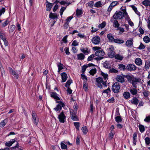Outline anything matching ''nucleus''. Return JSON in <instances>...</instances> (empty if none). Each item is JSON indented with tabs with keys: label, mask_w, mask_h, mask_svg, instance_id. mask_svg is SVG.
Listing matches in <instances>:
<instances>
[{
	"label": "nucleus",
	"mask_w": 150,
	"mask_h": 150,
	"mask_svg": "<svg viewBox=\"0 0 150 150\" xmlns=\"http://www.w3.org/2000/svg\"><path fill=\"white\" fill-rule=\"evenodd\" d=\"M57 103H59L56 107L54 108V109L57 112L60 111L62 109V107L65 106L64 103L60 101H57Z\"/></svg>",
	"instance_id": "obj_6"
},
{
	"label": "nucleus",
	"mask_w": 150,
	"mask_h": 150,
	"mask_svg": "<svg viewBox=\"0 0 150 150\" xmlns=\"http://www.w3.org/2000/svg\"><path fill=\"white\" fill-rule=\"evenodd\" d=\"M58 118L60 122L63 123L64 122L66 117L63 112H61L60 114L58 115Z\"/></svg>",
	"instance_id": "obj_8"
},
{
	"label": "nucleus",
	"mask_w": 150,
	"mask_h": 150,
	"mask_svg": "<svg viewBox=\"0 0 150 150\" xmlns=\"http://www.w3.org/2000/svg\"><path fill=\"white\" fill-rule=\"evenodd\" d=\"M122 11L124 12V13L121 11H116L113 15V18L115 20H120L122 19L125 16H127L128 18V14L126 12V9H124L122 10Z\"/></svg>",
	"instance_id": "obj_1"
},
{
	"label": "nucleus",
	"mask_w": 150,
	"mask_h": 150,
	"mask_svg": "<svg viewBox=\"0 0 150 150\" xmlns=\"http://www.w3.org/2000/svg\"><path fill=\"white\" fill-rule=\"evenodd\" d=\"M137 134L135 133H134L133 135V143L134 145H135L136 144V140L137 139Z\"/></svg>",
	"instance_id": "obj_42"
},
{
	"label": "nucleus",
	"mask_w": 150,
	"mask_h": 150,
	"mask_svg": "<svg viewBox=\"0 0 150 150\" xmlns=\"http://www.w3.org/2000/svg\"><path fill=\"white\" fill-rule=\"evenodd\" d=\"M97 70L96 69H92L89 72L90 74L92 76H93L96 73Z\"/></svg>",
	"instance_id": "obj_38"
},
{
	"label": "nucleus",
	"mask_w": 150,
	"mask_h": 150,
	"mask_svg": "<svg viewBox=\"0 0 150 150\" xmlns=\"http://www.w3.org/2000/svg\"><path fill=\"white\" fill-rule=\"evenodd\" d=\"M57 65L58 67V72L59 73L60 70L63 69V64L59 62L57 64Z\"/></svg>",
	"instance_id": "obj_37"
},
{
	"label": "nucleus",
	"mask_w": 150,
	"mask_h": 150,
	"mask_svg": "<svg viewBox=\"0 0 150 150\" xmlns=\"http://www.w3.org/2000/svg\"><path fill=\"white\" fill-rule=\"evenodd\" d=\"M77 59L79 60H82L84 59L85 56L83 54L80 53L77 55Z\"/></svg>",
	"instance_id": "obj_22"
},
{
	"label": "nucleus",
	"mask_w": 150,
	"mask_h": 150,
	"mask_svg": "<svg viewBox=\"0 0 150 150\" xmlns=\"http://www.w3.org/2000/svg\"><path fill=\"white\" fill-rule=\"evenodd\" d=\"M74 124L76 129L79 130V123L78 122H74Z\"/></svg>",
	"instance_id": "obj_61"
},
{
	"label": "nucleus",
	"mask_w": 150,
	"mask_h": 150,
	"mask_svg": "<svg viewBox=\"0 0 150 150\" xmlns=\"http://www.w3.org/2000/svg\"><path fill=\"white\" fill-rule=\"evenodd\" d=\"M94 2L93 1H90L87 3L88 5L91 8H92L93 6Z\"/></svg>",
	"instance_id": "obj_56"
},
{
	"label": "nucleus",
	"mask_w": 150,
	"mask_h": 150,
	"mask_svg": "<svg viewBox=\"0 0 150 150\" xmlns=\"http://www.w3.org/2000/svg\"><path fill=\"white\" fill-rule=\"evenodd\" d=\"M139 81V79L136 78H134L132 80V84L134 88H137L136 84L137 82Z\"/></svg>",
	"instance_id": "obj_11"
},
{
	"label": "nucleus",
	"mask_w": 150,
	"mask_h": 150,
	"mask_svg": "<svg viewBox=\"0 0 150 150\" xmlns=\"http://www.w3.org/2000/svg\"><path fill=\"white\" fill-rule=\"evenodd\" d=\"M130 101L132 104L136 105H137L138 104L139 102L138 99L134 97L132 99L130 100Z\"/></svg>",
	"instance_id": "obj_17"
},
{
	"label": "nucleus",
	"mask_w": 150,
	"mask_h": 150,
	"mask_svg": "<svg viewBox=\"0 0 150 150\" xmlns=\"http://www.w3.org/2000/svg\"><path fill=\"white\" fill-rule=\"evenodd\" d=\"M124 98L126 99H128L130 98V95L128 92H125L123 95Z\"/></svg>",
	"instance_id": "obj_24"
},
{
	"label": "nucleus",
	"mask_w": 150,
	"mask_h": 150,
	"mask_svg": "<svg viewBox=\"0 0 150 150\" xmlns=\"http://www.w3.org/2000/svg\"><path fill=\"white\" fill-rule=\"evenodd\" d=\"M96 81L97 83H102L103 85L105 87L107 86L106 84L108 83L107 81H103L102 78L99 77L96 78Z\"/></svg>",
	"instance_id": "obj_10"
},
{
	"label": "nucleus",
	"mask_w": 150,
	"mask_h": 150,
	"mask_svg": "<svg viewBox=\"0 0 150 150\" xmlns=\"http://www.w3.org/2000/svg\"><path fill=\"white\" fill-rule=\"evenodd\" d=\"M131 93L133 95H136L137 94V91L135 88H133L130 90Z\"/></svg>",
	"instance_id": "obj_34"
},
{
	"label": "nucleus",
	"mask_w": 150,
	"mask_h": 150,
	"mask_svg": "<svg viewBox=\"0 0 150 150\" xmlns=\"http://www.w3.org/2000/svg\"><path fill=\"white\" fill-rule=\"evenodd\" d=\"M101 1H99L95 4L94 6L96 7H100L101 6Z\"/></svg>",
	"instance_id": "obj_51"
},
{
	"label": "nucleus",
	"mask_w": 150,
	"mask_h": 150,
	"mask_svg": "<svg viewBox=\"0 0 150 150\" xmlns=\"http://www.w3.org/2000/svg\"><path fill=\"white\" fill-rule=\"evenodd\" d=\"M113 42L117 43H122L124 42V41L123 40H120L119 39H114V40H113Z\"/></svg>",
	"instance_id": "obj_35"
},
{
	"label": "nucleus",
	"mask_w": 150,
	"mask_h": 150,
	"mask_svg": "<svg viewBox=\"0 0 150 150\" xmlns=\"http://www.w3.org/2000/svg\"><path fill=\"white\" fill-rule=\"evenodd\" d=\"M50 95L52 97L54 98L55 99L58 100H60V99L58 96L59 95L55 92H53L51 93Z\"/></svg>",
	"instance_id": "obj_18"
},
{
	"label": "nucleus",
	"mask_w": 150,
	"mask_h": 150,
	"mask_svg": "<svg viewBox=\"0 0 150 150\" xmlns=\"http://www.w3.org/2000/svg\"><path fill=\"white\" fill-rule=\"evenodd\" d=\"M114 47L112 46H110L108 49V57L111 58L115 57V52L113 51Z\"/></svg>",
	"instance_id": "obj_2"
},
{
	"label": "nucleus",
	"mask_w": 150,
	"mask_h": 150,
	"mask_svg": "<svg viewBox=\"0 0 150 150\" xmlns=\"http://www.w3.org/2000/svg\"><path fill=\"white\" fill-rule=\"evenodd\" d=\"M61 148L62 149H67V145L65 144L64 143L61 142Z\"/></svg>",
	"instance_id": "obj_55"
},
{
	"label": "nucleus",
	"mask_w": 150,
	"mask_h": 150,
	"mask_svg": "<svg viewBox=\"0 0 150 150\" xmlns=\"http://www.w3.org/2000/svg\"><path fill=\"white\" fill-rule=\"evenodd\" d=\"M32 121L34 123L35 125L37 126L38 123L39 119L38 117L35 112L33 111H32Z\"/></svg>",
	"instance_id": "obj_5"
},
{
	"label": "nucleus",
	"mask_w": 150,
	"mask_h": 150,
	"mask_svg": "<svg viewBox=\"0 0 150 150\" xmlns=\"http://www.w3.org/2000/svg\"><path fill=\"white\" fill-rule=\"evenodd\" d=\"M115 132H114L110 131L109 134V138L110 139H112L114 135Z\"/></svg>",
	"instance_id": "obj_45"
},
{
	"label": "nucleus",
	"mask_w": 150,
	"mask_h": 150,
	"mask_svg": "<svg viewBox=\"0 0 150 150\" xmlns=\"http://www.w3.org/2000/svg\"><path fill=\"white\" fill-rule=\"evenodd\" d=\"M134 63L137 66H140L142 65V61L140 58L138 57L135 59Z\"/></svg>",
	"instance_id": "obj_12"
},
{
	"label": "nucleus",
	"mask_w": 150,
	"mask_h": 150,
	"mask_svg": "<svg viewBox=\"0 0 150 150\" xmlns=\"http://www.w3.org/2000/svg\"><path fill=\"white\" fill-rule=\"evenodd\" d=\"M100 41V38L98 36H95L93 37L91 40V42L95 45H98Z\"/></svg>",
	"instance_id": "obj_7"
},
{
	"label": "nucleus",
	"mask_w": 150,
	"mask_h": 150,
	"mask_svg": "<svg viewBox=\"0 0 150 150\" xmlns=\"http://www.w3.org/2000/svg\"><path fill=\"white\" fill-rule=\"evenodd\" d=\"M125 45L127 47H131L133 46V40L132 39L128 40L125 43Z\"/></svg>",
	"instance_id": "obj_15"
},
{
	"label": "nucleus",
	"mask_w": 150,
	"mask_h": 150,
	"mask_svg": "<svg viewBox=\"0 0 150 150\" xmlns=\"http://www.w3.org/2000/svg\"><path fill=\"white\" fill-rule=\"evenodd\" d=\"M146 144L147 145L150 144V138L149 137H146L145 139Z\"/></svg>",
	"instance_id": "obj_57"
},
{
	"label": "nucleus",
	"mask_w": 150,
	"mask_h": 150,
	"mask_svg": "<svg viewBox=\"0 0 150 150\" xmlns=\"http://www.w3.org/2000/svg\"><path fill=\"white\" fill-rule=\"evenodd\" d=\"M46 5L47 7V11H50L53 6L52 4L49 3L48 1H47L46 2Z\"/></svg>",
	"instance_id": "obj_19"
},
{
	"label": "nucleus",
	"mask_w": 150,
	"mask_h": 150,
	"mask_svg": "<svg viewBox=\"0 0 150 150\" xmlns=\"http://www.w3.org/2000/svg\"><path fill=\"white\" fill-rule=\"evenodd\" d=\"M116 80L119 82L122 83L125 82V79L124 77L120 75H118L116 78Z\"/></svg>",
	"instance_id": "obj_13"
},
{
	"label": "nucleus",
	"mask_w": 150,
	"mask_h": 150,
	"mask_svg": "<svg viewBox=\"0 0 150 150\" xmlns=\"http://www.w3.org/2000/svg\"><path fill=\"white\" fill-rule=\"evenodd\" d=\"M16 28L15 26L14 25H12L11 26V27L9 29V31L10 33H12L13 32Z\"/></svg>",
	"instance_id": "obj_36"
},
{
	"label": "nucleus",
	"mask_w": 150,
	"mask_h": 150,
	"mask_svg": "<svg viewBox=\"0 0 150 150\" xmlns=\"http://www.w3.org/2000/svg\"><path fill=\"white\" fill-rule=\"evenodd\" d=\"M15 140L14 139H12L8 142H6L5 143V145L6 146L10 147L11 146L12 144L15 142Z\"/></svg>",
	"instance_id": "obj_21"
},
{
	"label": "nucleus",
	"mask_w": 150,
	"mask_h": 150,
	"mask_svg": "<svg viewBox=\"0 0 150 150\" xmlns=\"http://www.w3.org/2000/svg\"><path fill=\"white\" fill-rule=\"evenodd\" d=\"M137 68V67L135 65L131 63L128 64L126 67V69L131 72L135 71Z\"/></svg>",
	"instance_id": "obj_4"
},
{
	"label": "nucleus",
	"mask_w": 150,
	"mask_h": 150,
	"mask_svg": "<svg viewBox=\"0 0 150 150\" xmlns=\"http://www.w3.org/2000/svg\"><path fill=\"white\" fill-rule=\"evenodd\" d=\"M143 40L145 42L147 43L150 42V39L148 36H146L144 38Z\"/></svg>",
	"instance_id": "obj_39"
},
{
	"label": "nucleus",
	"mask_w": 150,
	"mask_h": 150,
	"mask_svg": "<svg viewBox=\"0 0 150 150\" xmlns=\"http://www.w3.org/2000/svg\"><path fill=\"white\" fill-rule=\"evenodd\" d=\"M81 129L82 132L85 134H86L88 132L87 128L86 127H83Z\"/></svg>",
	"instance_id": "obj_43"
},
{
	"label": "nucleus",
	"mask_w": 150,
	"mask_h": 150,
	"mask_svg": "<svg viewBox=\"0 0 150 150\" xmlns=\"http://www.w3.org/2000/svg\"><path fill=\"white\" fill-rule=\"evenodd\" d=\"M124 76L125 78H127V79L128 81H132V79L134 78L133 76H132V75L130 76V75H124Z\"/></svg>",
	"instance_id": "obj_32"
},
{
	"label": "nucleus",
	"mask_w": 150,
	"mask_h": 150,
	"mask_svg": "<svg viewBox=\"0 0 150 150\" xmlns=\"http://www.w3.org/2000/svg\"><path fill=\"white\" fill-rule=\"evenodd\" d=\"M150 62L149 60H146L145 61V64L144 67V70L146 71L150 67Z\"/></svg>",
	"instance_id": "obj_16"
},
{
	"label": "nucleus",
	"mask_w": 150,
	"mask_h": 150,
	"mask_svg": "<svg viewBox=\"0 0 150 150\" xmlns=\"http://www.w3.org/2000/svg\"><path fill=\"white\" fill-rule=\"evenodd\" d=\"M118 3L117 1H113L110 4V5L113 7L117 5Z\"/></svg>",
	"instance_id": "obj_64"
},
{
	"label": "nucleus",
	"mask_w": 150,
	"mask_h": 150,
	"mask_svg": "<svg viewBox=\"0 0 150 150\" xmlns=\"http://www.w3.org/2000/svg\"><path fill=\"white\" fill-rule=\"evenodd\" d=\"M88 66L86 65H84L82 67L81 71L83 74L85 73V71Z\"/></svg>",
	"instance_id": "obj_47"
},
{
	"label": "nucleus",
	"mask_w": 150,
	"mask_h": 150,
	"mask_svg": "<svg viewBox=\"0 0 150 150\" xmlns=\"http://www.w3.org/2000/svg\"><path fill=\"white\" fill-rule=\"evenodd\" d=\"M149 92L148 91L144 90L143 92V94L145 97V98H147L148 96H149Z\"/></svg>",
	"instance_id": "obj_49"
},
{
	"label": "nucleus",
	"mask_w": 150,
	"mask_h": 150,
	"mask_svg": "<svg viewBox=\"0 0 150 150\" xmlns=\"http://www.w3.org/2000/svg\"><path fill=\"white\" fill-rule=\"evenodd\" d=\"M70 113L71 114V119L74 121L77 120L78 118H77L76 116V115L75 114L72 113V112L71 111H70Z\"/></svg>",
	"instance_id": "obj_28"
},
{
	"label": "nucleus",
	"mask_w": 150,
	"mask_h": 150,
	"mask_svg": "<svg viewBox=\"0 0 150 150\" xmlns=\"http://www.w3.org/2000/svg\"><path fill=\"white\" fill-rule=\"evenodd\" d=\"M143 4L146 6H150V1L148 0H144L142 2Z\"/></svg>",
	"instance_id": "obj_29"
},
{
	"label": "nucleus",
	"mask_w": 150,
	"mask_h": 150,
	"mask_svg": "<svg viewBox=\"0 0 150 150\" xmlns=\"http://www.w3.org/2000/svg\"><path fill=\"white\" fill-rule=\"evenodd\" d=\"M131 7L132 8L133 10L139 16H140V13L138 11L137 8L134 5H132L131 6Z\"/></svg>",
	"instance_id": "obj_26"
},
{
	"label": "nucleus",
	"mask_w": 150,
	"mask_h": 150,
	"mask_svg": "<svg viewBox=\"0 0 150 150\" xmlns=\"http://www.w3.org/2000/svg\"><path fill=\"white\" fill-rule=\"evenodd\" d=\"M110 92V89L109 88H108L107 89L104 90L103 91V93H106L108 95V93Z\"/></svg>",
	"instance_id": "obj_62"
},
{
	"label": "nucleus",
	"mask_w": 150,
	"mask_h": 150,
	"mask_svg": "<svg viewBox=\"0 0 150 150\" xmlns=\"http://www.w3.org/2000/svg\"><path fill=\"white\" fill-rule=\"evenodd\" d=\"M101 75L103 77L104 80L107 81L108 79V75L107 74H105L104 73L102 72L101 73Z\"/></svg>",
	"instance_id": "obj_40"
},
{
	"label": "nucleus",
	"mask_w": 150,
	"mask_h": 150,
	"mask_svg": "<svg viewBox=\"0 0 150 150\" xmlns=\"http://www.w3.org/2000/svg\"><path fill=\"white\" fill-rule=\"evenodd\" d=\"M49 18L54 19L57 18V16L56 14L51 13L50 14Z\"/></svg>",
	"instance_id": "obj_41"
},
{
	"label": "nucleus",
	"mask_w": 150,
	"mask_h": 150,
	"mask_svg": "<svg viewBox=\"0 0 150 150\" xmlns=\"http://www.w3.org/2000/svg\"><path fill=\"white\" fill-rule=\"evenodd\" d=\"M107 38L109 42H113V40H114V38L111 33L108 34L107 35Z\"/></svg>",
	"instance_id": "obj_23"
},
{
	"label": "nucleus",
	"mask_w": 150,
	"mask_h": 150,
	"mask_svg": "<svg viewBox=\"0 0 150 150\" xmlns=\"http://www.w3.org/2000/svg\"><path fill=\"white\" fill-rule=\"evenodd\" d=\"M96 56L97 57H103L105 54L104 52L102 49L96 51L95 52Z\"/></svg>",
	"instance_id": "obj_9"
},
{
	"label": "nucleus",
	"mask_w": 150,
	"mask_h": 150,
	"mask_svg": "<svg viewBox=\"0 0 150 150\" xmlns=\"http://www.w3.org/2000/svg\"><path fill=\"white\" fill-rule=\"evenodd\" d=\"M96 55L95 54H93L91 55L90 56H89L87 59V60L89 61H90L92 60L94 58V57Z\"/></svg>",
	"instance_id": "obj_48"
},
{
	"label": "nucleus",
	"mask_w": 150,
	"mask_h": 150,
	"mask_svg": "<svg viewBox=\"0 0 150 150\" xmlns=\"http://www.w3.org/2000/svg\"><path fill=\"white\" fill-rule=\"evenodd\" d=\"M82 13V11L81 10L77 9L76 12V15L77 16H78L81 15Z\"/></svg>",
	"instance_id": "obj_58"
},
{
	"label": "nucleus",
	"mask_w": 150,
	"mask_h": 150,
	"mask_svg": "<svg viewBox=\"0 0 150 150\" xmlns=\"http://www.w3.org/2000/svg\"><path fill=\"white\" fill-rule=\"evenodd\" d=\"M109 71L110 72L114 73H115L118 72V70L114 68H112L111 69H110L109 70Z\"/></svg>",
	"instance_id": "obj_59"
},
{
	"label": "nucleus",
	"mask_w": 150,
	"mask_h": 150,
	"mask_svg": "<svg viewBox=\"0 0 150 150\" xmlns=\"http://www.w3.org/2000/svg\"><path fill=\"white\" fill-rule=\"evenodd\" d=\"M0 37L3 40L6 39L4 34L2 32L0 33Z\"/></svg>",
	"instance_id": "obj_63"
},
{
	"label": "nucleus",
	"mask_w": 150,
	"mask_h": 150,
	"mask_svg": "<svg viewBox=\"0 0 150 150\" xmlns=\"http://www.w3.org/2000/svg\"><path fill=\"white\" fill-rule=\"evenodd\" d=\"M72 83V81L70 79L69 80L66 82L65 86L67 87H69V86Z\"/></svg>",
	"instance_id": "obj_52"
},
{
	"label": "nucleus",
	"mask_w": 150,
	"mask_h": 150,
	"mask_svg": "<svg viewBox=\"0 0 150 150\" xmlns=\"http://www.w3.org/2000/svg\"><path fill=\"white\" fill-rule=\"evenodd\" d=\"M81 51L84 54H89L90 51L88 50L87 48H83L80 49Z\"/></svg>",
	"instance_id": "obj_27"
},
{
	"label": "nucleus",
	"mask_w": 150,
	"mask_h": 150,
	"mask_svg": "<svg viewBox=\"0 0 150 150\" xmlns=\"http://www.w3.org/2000/svg\"><path fill=\"white\" fill-rule=\"evenodd\" d=\"M120 87L118 82L115 83L112 86V90L115 93H117L119 91Z\"/></svg>",
	"instance_id": "obj_3"
},
{
	"label": "nucleus",
	"mask_w": 150,
	"mask_h": 150,
	"mask_svg": "<svg viewBox=\"0 0 150 150\" xmlns=\"http://www.w3.org/2000/svg\"><path fill=\"white\" fill-rule=\"evenodd\" d=\"M66 7H62L60 10V14L61 16V17H62V15L63 14V13L64 11L66 9Z\"/></svg>",
	"instance_id": "obj_50"
},
{
	"label": "nucleus",
	"mask_w": 150,
	"mask_h": 150,
	"mask_svg": "<svg viewBox=\"0 0 150 150\" xmlns=\"http://www.w3.org/2000/svg\"><path fill=\"white\" fill-rule=\"evenodd\" d=\"M118 69L120 70H123V71H125L126 70V67H125V66L124 65H123L122 64H120L118 65Z\"/></svg>",
	"instance_id": "obj_25"
},
{
	"label": "nucleus",
	"mask_w": 150,
	"mask_h": 150,
	"mask_svg": "<svg viewBox=\"0 0 150 150\" xmlns=\"http://www.w3.org/2000/svg\"><path fill=\"white\" fill-rule=\"evenodd\" d=\"M104 67L106 68H110V66L108 63V62L106 61L104 63Z\"/></svg>",
	"instance_id": "obj_53"
},
{
	"label": "nucleus",
	"mask_w": 150,
	"mask_h": 150,
	"mask_svg": "<svg viewBox=\"0 0 150 150\" xmlns=\"http://www.w3.org/2000/svg\"><path fill=\"white\" fill-rule=\"evenodd\" d=\"M73 18V17L72 16H71L68 17L66 20V22L65 24V26H66L67 28L68 27L69 23Z\"/></svg>",
	"instance_id": "obj_20"
},
{
	"label": "nucleus",
	"mask_w": 150,
	"mask_h": 150,
	"mask_svg": "<svg viewBox=\"0 0 150 150\" xmlns=\"http://www.w3.org/2000/svg\"><path fill=\"white\" fill-rule=\"evenodd\" d=\"M61 75L62 77V82H65L68 78L67 74L65 72H64L61 74Z\"/></svg>",
	"instance_id": "obj_14"
},
{
	"label": "nucleus",
	"mask_w": 150,
	"mask_h": 150,
	"mask_svg": "<svg viewBox=\"0 0 150 150\" xmlns=\"http://www.w3.org/2000/svg\"><path fill=\"white\" fill-rule=\"evenodd\" d=\"M115 120L117 122H120L122 121V118L119 116H117L115 117Z\"/></svg>",
	"instance_id": "obj_54"
},
{
	"label": "nucleus",
	"mask_w": 150,
	"mask_h": 150,
	"mask_svg": "<svg viewBox=\"0 0 150 150\" xmlns=\"http://www.w3.org/2000/svg\"><path fill=\"white\" fill-rule=\"evenodd\" d=\"M120 25V24L117 20H114L113 22V26L115 28H118Z\"/></svg>",
	"instance_id": "obj_33"
},
{
	"label": "nucleus",
	"mask_w": 150,
	"mask_h": 150,
	"mask_svg": "<svg viewBox=\"0 0 150 150\" xmlns=\"http://www.w3.org/2000/svg\"><path fill=\"white\" fill-rule=\"evenodd\" d=\"M106 24V22L105 21H103L98 25V27L100 28H103L105 27Z\"/></svg>",
	"instance_id": "obj_44"
},
{
	"label": "nucleus",
	"mask_w": 150,
	"mask_h": 150,
	"mask_svg": "<svg viewBox=\"0 0 150 150\" xmlns=\"http://www.w3.org/2000/svg\"><path fill=\"white\" fill-rule=\"evenodd\" d=\"M114 58L116 59L121 61L122 60L123 57L119 54H116L115 55Z\"/></svg>",
	"instance_id": "obj_31"
},
{
	"label": "nucleus",
	"mask_w": 150,
	"mask_h": 150,
	"mask_svg": "<svg viewBox=\"0 0 150 150\" xmlns=\"http://www.w3.org/2000/svg\"><path fill=\"white\" fill-rule=\"evenodd\" d=\"M139 128L140 132H142L144 131V126L141 125H139Z\"/></svg>",
	"instance_id": "obj_46"
},
{
	"label": "nucleus",
	"mask_w": 150,
	"mask_h": 150,
	"mask_svg": "<svg viewBox=\"0 0 150 150\" xmlns=\"http://www.w3.org/2000/svg\"><path fill=\"white\" fill-rule=\"evenodd\" d=\"M7 119H6L2 121L0 123V127H3L7 123Z\"/></svg>",
	"instance_id": "obj_30"
},
{
	"label": "nucleus",
	"mask_w": 150,
	"mask_h": 150,
	"mask_svg": "<svg viewBox=\"0 0 150 150\" xmlns=\"http://www.w3.org/2000/svg\"><path fill=\"white\" fill-rule=\"evenodd\" d=\"M83 88L86 91L88 89V84L87 83L84 81Z\"/></svg>",
	"instance_id": "obj_60"
}]
</instances>
